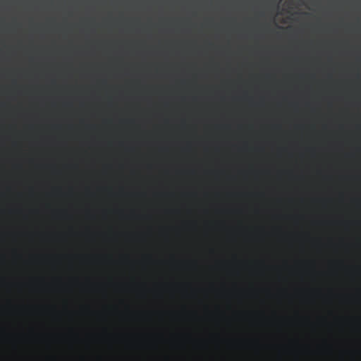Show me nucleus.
<instances>
[{"mask_svg": "<svg viewBox=\"0 0 361 361\" xmlns=\"http://www.w3.org/2000/svg\"><path fill=\"white\" fill-rule=\"evenodd\" d=\"M71 169V152H69V170ZM71 176L69 175V294L71 293H212V291H80L74 290L71 276Z\"/></svg>", "mask_w": 361, "mask_h": 361, "instance_id": "obj_1", "label": "nucleus"}, {"mask_svg": "<svg viewBox=\"0 0 361 361\" xmlns=\"http://www.w3.org/2000/svg\"><path fill=\"white\" fill-rule=\"evenodd\" d=\"M40 261L42 269L36 278L40 281H45L52 275L54 267V257L51 255L46 254L41 256Z\"/></svg>", "mask_w": 361, "mask_h": 361, "instance_id": "obj_2", "label": "nucleus"}, {"mask_svg": "<svg viewBox=\"0 0 361 361\" xmlns=\"http://www.w3.org/2000/svg\"><path fill=\"white\" fill-rule=\"evenodd\" d=\"M351 272L352 273H356V274L360 273L361 272V269H356V270H353Z\"/></svg>", "mask_w": 361, "mask_h": 361, "instance_id": "obj_3", "label": "nucleus"}, {"mask_svg": "<svg viewBox=\"0 0 361 361\" xmlns=\"http://www.w3.org/2000/svg\"><path fill=\"white\" fill-rule=\"evenodd\" d=\"M68 13H69V17L71 16V11H68Z\"/></svg>", "mask_w": 361, "mask_h": 361, "instance_id": "obj_4", "label": "nucleus"}]
</instances>
